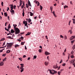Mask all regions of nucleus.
I'll return each mask as SVG.
<instances>
[{"label": "nucleus", "mask_w": 75, "mask_h": 75, "mask_svg": "<svg viewBox=\"0 0 75 75\" xmlns=\"http://www.w3.org/2000/svg\"><path fill=\"white\" fill-rule=\"evenodd\" d=\"M26 57V55H24L23 57V58H25Z\"/></svg>", "instance_id": "obj_53"}, {"label": "nucleus", "mask_w": 75, "mask_h": 75, "mask_svg": "<svg viewBox=\"0 0 75 75\" xmlns=\"http://www.w3.org/2000/svg\"><path fill=\"white\" fill-rule=\"evenodd\" d=\"M11 11L10 10V12H11L12 14L13 15V14H14V10H13V9H11Z\"/></svg>", "instance_id": "obj_6"}, {"label": "nucleus", "mask_w": 75, "mask_h": 75, "mask_svg": "<svg viewBox=\"0 0 75 75\" xmlns=\"http://www.w3.org/2000/svg\"><path fill=\"white\" fill-rule=\"evenodd\" d=\"M18 41H19V42H21V40L20 39H18Z\"/></svg>", "instance_id": "obj_57"}, {"label": "nucleus", "mask_w": 75, "mask_h": 75, "mask_svg": "<svg viewBox=\"0 0 75 75\" xmlns=\"http://www.w3.org/2000/svg\"><path fill=\"white\" fill-rule=\"evenodd\" d=\"M73 65H74V66L75 65V63H74L73 64Z\"/></svg>", "instance_id": "obj_64"}, {"label": "nucleus", "mask_w": 75, "mask_h": 75, "mask_svg": "<svg viewBox=\"0 0 75 75\" xmlns=\"http://www.w3.org/2000/svg\"><path fill=\"white\" fill-rule=\"evenodd\" d=\"M39 52L40 53L41 52V49L39 50Z\"/></svg>", "instance_id": "obj_51"}, {"label": "nucleus", "mask_w": 75, "mask_h": 75, "mask_svg": "<svg viewBox=\"0 0 75 75\" xmlns=\"http://www.w3.org/2000/svg\"><path fill=\"white\" fill-rule=\"evenodd\" d=\"M22 1H21V0H20V5H22V4L23 3V2H22Z\"/></svg>", "instance_id": "obj_20"}, {"label": "nucleus", "mask_w": 75, "mask_h": 75, "mask_svg": "<svg viewBox=\"0 0 75 75\" xmlns=\"http://www.w3.org/2000/svg\"><path fill=\"white\" fill-rule=\"evenodd\" d=\"M24 33H21V34H24Z\"/></svg>", "instance_id": "obj_62"}, {"label": "nucleus", "mask_w": 75, "mask_h": 75, "mask_svg": "<svg viewBox=\"0 0 75 75\" xmlns=\"http://www.w3.org/2000/svg\"><path fill=\"white\" fill-rule=\"evenodd\" d=\"M7 59L6 57H5L4 59H3V61L4 62V61H6Z\"/></svg>", "instance_id": "obj_35"}, {"label": "nucleus", "mask_w": 75, "mask_h": 75, "mask_svg": "<svg viewBox=\"0 0 75 75\" xmlns=\"http://www.w3.org/2000/svg\"><path fill=\"white\" fill-rule=\"evenodd\" d=\"M4 15L5 17H7V13L5 12L4 13Z\"/></svg>", "instance_id": "obj_18"}, {"label": "nucleus", "mask_w": 75, "mask_h": 75, "mask_svg": "<svg viewBox=\"0 0 75 75\" xmlns=\"http://www.w3.org/2000/svg\"><path fill=\"white\" fill-rule=\"evenodd\" d=\"M11 51L10 50H8L6 51V53H9Z\"/></svg>", "instance_id": "obj_22"}, {"label": "nucleus", "mask_w": 75, "mask_h": 75, "mask_svg": "<svg viewBox=\"0 0 75 75\" xmlns=\"http://www.w3.org/2000/svg\"><path fill=\"white\" fill-rule=\"evenodd\" d=\"M40 10L41 11V10H42V6L40 5Z\"/></svg>", "instance_id": "obj_27"}, {"label": "nucleus", "mask_w": 75, "mask_h": 75, "mask_svg": "<svg viewBox=\"0 0 75 75\" xmlns=\"http://www.w3.org/2000/svg\"><path fill=\"white\" fill-rule=\"evenodd\" d=\"M53 15H54V16L55 17H57V15H55V14H54Z\"/></svg>", "instance_id": "obj_59"}, {"label": "nucleus", "mask_w": 75, "mask_h": 75, "mask_svg": "<svg viewBox=\"0 0 75 75\" xmlns=\"http://www.w3.org/2000/svg\"><path fill=\"white\" fill-rule=\"evenodd\" d=\"M3 2H2L1 3V5L2 6H3Z\"/></svg>", "instance_id": "obj_52"}, {"label": "nucleus", "mask_w": 75, "mask_h": 75, "mask_svg": "<svg viewBox=\"0 0 75 75\" xmlns=\"http://www.w3.org/2000/svg\"><path fill=\"white\" fill-rule=\"evenodd\" d=\"M13 45V43H7V49H10L11 47V46Z\"/></svg>", "instance_id": "obj_1"}, {"label": "nucleus", "mask_w": 75, "mask_h": 75, "mask_svg": "<svg viewBox=\"0 0 75 75\" xmlns=\"http://www.w3.org/2000/svg\"><path fill=\"white\" fill-rule=\"evenodd\" d=\"M69 32H70L71 34H72V30H69Z\"/></svg>", "instance_id": "obj_40"}, {"label": "nucleus", "mask_w": 75, "mask_h": 75, "mask_svg": "<svg viewBox=\"0 0 75 75\" xmlns=\"http://www.w3.org/2000/svg\"><path fill=\"white\" fill-rule=\"evenodd\" d=\"M66 64L65 63H64L62 64V66H63V67H64L65 66Z\"/></svg>", "instance_id": "obj_46"}, {"label": "nucleus", "mask_w": 75, "mask_h": 75, "mask_svg": "<svg viewBox=\"0 0 75 75\" xmlns=\"http://www.w3.org/2000/svg\"><path fill=\"white\" fill-rule=\"evenodd\" d=\"M27 24H28L27 22H25V26H27Z\"/></svg>", "instance_id": "obj_34"}, {"label": "nucleus", "mask_w": 75, "mask_h": 75, "mask_svg": "<svg viewBox=\"0 0 75 75\" xmlns=\"http://www.w3.org/2000/svg\"><path fill=\"white\" fill-rule=\"evenodd\" d=\"M10 6L11 7V9L13 10V9L14 8V7H13V5H11V6Z\"/></svg>", "instance_id": "obj_11"}, {"label": "nucleus", "mask_w": 75, "mask_h": 75, "mask_svg": "<svg viewBox=\"0 0 75 75\" xmlns=\"http://www.w3.org/2000/svg\"><path fill=\"white\" fill-rule=\"evenodd\" d=\"M24 11H23V13H22V14H23V17H24Z\"/></svg>", "instance_id": "obj_33"}, {"label": "nucleus", "mask_w": 75, "mask_h": 75, "mask_svg": "<svg viewBox=\"0 0 75 75\" xmlns=\"http://www.w3.org/2000/svg\"><path fill=\"white\" fill-rule=\"evenodd\" d=\"M71 58H74V55H72L71 56Z\"/></svg>", "instance_id": "obj_36"}, {"label": "nucleus", "mask_w": 75, "mask_h": 75, "mask_svg": "<svg viewBox=\"0 0 75 75\" xmlns=\"http://www.w3.org/2000/svg\"><path fill=\"white\" fill-rule=\"evenodd\" d=\"M50 73L51 74H52V75H54V70H51L50 71Z\"/></svg>", "instance_id": "obj_3"}, {"label": "nucleus", "mask_w": 75, "mask_h": 75, "mask_svg": "<svg viewBox=\"0 0 75 75\" xmlns=\"http://www.w3.org/2000/svg\"><path fill=\"white\" fill-rule=\"evenodd\" d=\"M52 13L53 14V15L54 14H55V12L54 11H53L52 12Z\"/></svg>", "instance_id": "obj_58"}, {"label": "nucleus", "mask_w": 75, "mask_h": 75, "mask_svg": "<svg viewBox=\"0 0 75 75\" xmlns=\"http://www.w3.org/2000/svg\"><path fill=\"white\" fill-rule=\"evenodd\" d=\"M23 71H24V68H23V69H21V72H23Z\"/></svg>", "instance_id": "obj_28"}, {"label": "nucleus", "mask_w": 75, "mask_h": 75, "mask_svg": "<svg viewBox=\"0 0 75 75\" xmlns=\"http://www.w3.org/2000/svg\"><path fill=\"white\" fill-rule=\"evenodd\" d=\"M11 33H8L7 34V35H12V34H11Z\"/></svg>", "instance_id": "obj_45"}, {"label": "nucleus", "mask_w": 75, "mask_h": 75, "mask_svg": "<svg viewBox=\"0 0 75 75\" xmlns=\"http://www.w3.org/2000/svg\"><path fill=\"white\" fill-rule=\"evenodd\" d=\"M72 20H73V23L74 24H75V19H72Z\"/></svg>", "instance_id": "obj_26"}, {"label": "nucleus", "mask_w": 75, "mask_h": 75, "mask_svg": "<svg viewBox=\"0 0 75 75\" xmlns=\"http://www.w3.org/2000/svg\"><path fill=\"white\" fill-rule=\"evenodd\" d=\"M74 52L73 51H72L71 52V54H72V55H73V54H74Z\"/></svg>", "instance_id": "obj_41"}, {"label": "nucleus", "mask_w": 75, "mask_h": 75, "mask_svg": "<svg viewBox=\"0 0 75 75\" xmlns=\"http://www.w3.org/2000/svg\"><path fill=\"white\" fill-rule=\"evenodd\" d=\"M15 34H17L20 33V29H18L17 28H15Z\"/></svg>", "instance_id": "obj_2"}, {"label": "nucleus", "mask_w": 75, "mask_h": 75, "mask_svg": "<svg viewBox=\"0 0 75 75\" xmlns=\"http://www.w3.org/2000/svg\"><path fill=\"white\" fill-rule=\"evenodd\" d=\"M5 42H4V43L3 44V45H2V46H4V45H5Z\"/></svg>", "instance_id": "obj_56"}, {"label": "nucleus", "mask_w": 75, "mask_h": 75, "mask_svg": "<svg viewBox=\"0 0 75 75\" xmlns=\"http://www.w3.org/2000/svg\"><path fill=\"white\" fill-rule=\"evenodd\" d=\"M75 38V36H72L70 38V40H72L73 39H74Z\"/></svg>", "instance_id": "obj_5"}, {"label": "nucleus", "mask_w": 75, "mask_h": 75, "mask_svg": "<svg viewBox=\"0 0 75 75\" xmlns=\"http://www.w3.org/2000/svg\"><path fill=\"white\" fill-rule=\"evenodd\" d=\"M21 59H22V58H18V59L19 60H21V61H22V60H21Z\"/></svg>", "instance_id": "obj_42"}, {"label": "nucleus", "mask_w": 75, "mask_h": 75, "mask_svg": "<svg viewBox=\"0 0 75 75\" xmlns=\"http://www.w3.org/2000/svg\"><path fill=\"white\" fill-rule=\"evenodd\" d=\"M6 54H3V55H2V56L3 57H4V56H6Z\"/></svg>", "instance_id": "obj_50"}, {"label": "nucleus", "mask_w": 75, "mask_h": 75, "mask_svg": "<svg viewBox=\"0 0 75 75\" xmlns=\"http://www.w3.org/2000/svg\"><path fill=\"white\" fill-rule=\"evenodd\" d=\"M68 7V6L65 5V6H64V9H65V8H67V7Z\"/></svg>", "instance_id": "obj_29"}, {"label": "nucleus", "mask_w": 75, "mask_h": 75, "mask_svg": "<svg viewBox=\"0 0 75 75\" xmlns=\"http://www.w3.org/2000/svg\"><path fill=\"white\" fill-rule=\"evenodd\" d=\"M60 38H64V36H62V35H60Z\"/></svg>", "instance_id": "obj_37"}, {"label": "nucleus", "mask_w": 75, "mask_h": 75, "mask_svg": "<svg viewBox=\"0 0 75 75\" xmlns=\"http://www.w3.org/2000/svg\"><path fill=\"white\" fill-rule=\"evenodd\" d=\"M54 74H57V71L54 70Z\"/></svg>", "instance_id": "obj_43"}, {"label": "nucleus", "mask_w": 75, "mask_h": 75, "mask_svg": "<svg viewBox=\"0 0 75 75\" xmlns=\"http://www.w3.org/2000/svg\"><path fill=\"white\" fill-rule=\"evenodd\" d=\"M70 4H71V5H72L73 4H72V1H70Z\"/></svg>", "instance_id": "obj_49"}, {"label": "nucleus", "mask_w": 75, "mask_h": 75, "mask_svg": "<svg viewBox=\"0 0 75 75\" xmlns=\"http://www.w3.org/2000/svg\"><path fill=\"white\" fill-rule=\"evenodd\" d=\"M58 68V66H53V68H54L55 69Z\"/></svg>", "instance_id": "obj_14"}, {"label": "nucleus", "mask_w": 75, "mask_h": 75, "mask_svg": "<svg viewBox=\"0 0 75 75\" xmlns=\"http://www.w3.org/2000/svg\"><path fill=\"white\" fill-rule=\"evenodd\" d=\"M45 37H46V39H48V37H47V36H46Z\"/></svg>", "instance_id": "obj_63"}, {"label": "nucleus", "mask_w": 75, "mask_h": 75, "mask_svg": "<svg viewBox=\"0 0 75 75\" xmlns=\"http://www.w3.org/2000/svg\"><path fill=\"white\" fill-rule=\"evenodd\" d=\"M24 4H25L24 3H23V4L21 6V8H22V9L23 8V7H24Z\"/></svg>", "instance_id": "obj_19"}, {"label": "nucleus", "mask_w": 75, "mask_h": 75, "mask_svg": "<svg viewBox=\"0 0 75 75\" xmlns=\"http://www.w3.org/2000/svg\"><path fill=\"white\" fill-rule=\"evenodd\" d=\"M3 50H0V52H3Z\"/></svg>", "instance_id": "obj_60"}, {"label": "nucleus", "mask_w": 75, "mask_h": 75, "mask_svg": "<svg viewBox=\"0 0 75 75\" xmlns=\"http://www.w3.org/2000/svg\"><path fill=\"white\" fill-rule=\"evenodd\" d=\"M6 28H5V30H6V31H8L9 30H8V29H6Z\"/></svg>", "instance_id": "obj_48"}, {"label": "nucleus", "mask_w": 75, "mask_h": 75, "mask_svg": "<svg viewBox=\"0 0 75 75\" xmlns=\"http://www.w3.org/2000/svg\"><path fill=\"white\" fill-rule=\"evenodd\" d=\"M45 55H49V54H50V53L46 51L45 52Z\"/></svg>", "instance_id": "obj_7"}, {"label": "nucleus", "mask_w": 75, "mask_h": 75, "mask_svg": "<svg viewBox=\"0 0 75 75\" xmlns=\"http://www.w3.org/2000/svg\"><path fill=\"white\" fill-rule=\"evenodd\" d=\"M29 13H30V16H33L34 15V13H32L31 12H30Z\"/></svg>", "instance_id": "obj_9"}, {"label": "nucleus", "mask_w": 75, "mask_h": 75, "mask_svg": "<svg viewBox=\"0 0 75 75\" xmlns=\"http://www.w3.org/2000/svg\"><path fill=\"white\" fill-rule=\"evenodd\" d=\"M20 65H21V67H22V68H23L24 67V64H20Z\"/></svg>", "instance_id": "obj_23"}, {"label": "nucleus", "mask_w": 75, "mask_h": 75, "mask_svg": "<svg viewBox=\"0 0 75 75\" xmlns=\"http://www.w3.org/2000/svg\"><path fill=\"white\" fill-rule=\"evenodd\" d=\"M62 62V60H61L59 63V64H61Z\"/></svg>", "instance_id": "obj_55"}, {"label": "nucleus", "mask_w": 75, "mask_h": 75, "mask_svg": "<svg viewBox=\"0 0 75 75\" xmlns=\"http://www.w3.org/2000/svg\"><path fill=\"white\" fill-rule=\"evenodd\" d=\"M37 5L38 6H39L40 5V3H39V2L38 1V2H37Z\"/></svg>", "instance_id": "obj_32"}, {"label": "nucleus", "mask_w": 75, "mask_h": 75, "mask_svg": "<svg viewBox=\"0 0 75 75\" xmlns=\"http://www.w3.org/2000/svg\"><path fill=\"white\" fill-rule=\"evenodd\" d=\"M7 38H9L10 39H13V38H11V36H8V37H7Z\"/></svg>", "instance_id": "obj_12"}, {"label": "nucleus", "mask_w": 75, "mask_h": 75, "mask_svg": "<svg viewBox=\"0 0 75 75\" xmlns=\"http://www.w3.org/2000/svg\"><path fill=\"white\" fill-rule=\"evenodd\" d=\"M4 40H5V38H2L1 39V41H4Z\"/></svg>", "instance_id": "obj_30"}, {"label": "nucleus", "mask_w": 75, "mask_h": 75, "mask_svg": "<svg viewBox=\"0 0 75 75\" xmlns=\"http://www.w3.org/2000/svg\"><path fill=\"white\" fill-rule=\"evenodd\" d=\"M65 37V40L66 39H67V36L66 35L64 36Z\"/></svg>", "instance_id": "obj_39"}, {"label": "nucleus", "mask_w": 75, "mask_h": 75, "mask_svg": "<svg viewBox=\"0 0 75 75\" xmlns=\"http://www.w3.org/2000/svg\"><path fill=\"white\" fill-rule=\"evenodd\" d=\"M61 73V71H58L57 74L59 75H60Z\"/></svg>", "instance_id": "obj_24"}, {"label": "nucleus", "mask_w": 75, "mask_h": 75, "mask_svg": "<svg viewBox=\"0 0 75 75\" xmlns=\"http://www.w3.org/2000/svg\"><path fill=\"white\" fill-rule=\"evenodd\" d=\"M74 40L71 41V43H74Z\"/></svg>", "instance_id": "obj_54"}, {"label": "nucleus", "mask_w": 75, "mask_h": 75, "mask_svg": "<svg viewBox=\"0 0 75 75\" xmlns=\"http://www.w3.org/2000/svg\"><path fill=\"white\" fill-rule=\"evenodd\" d=\"M11 33H13L15 32V31H14V30L13 29H11Z\"/></svg>", "instance_id": "obj_16"}, {"label": "nucleus", "mask_w": 75, "mask_h": 75, "mask_svg": "<svg viewBox=\"0 0 75 75\" xmlns=\"http://www.w3.org/2000/svg\"><path fill=\"white\" fill-rule=\"evenodd\" d=\"M3 62H1V63H0V66H3Z\"/></svg>", "instance_id": "obj_10"}, {"label": "nucleus", "mask_w": 75, "mask_h": 75, "mask_svg": "<svg viewBox=\"0 0 75 75\" xmlns=\"http://www.w3.org/2000/svg\"><path fill=\"white\" fill-rule=\"evenodd\" d=\"M47 59L49 61H50V59H49V56H47Z\"/></svg>", "instance_id": "obj_38"}, {"label": "nucleus", "mask_w": 75, "mask_h": 75, "mask_svg": "<svg viewBox=\"0 0 75 75\" xmlns=\"http://www.w3.org/2000/svg\"><path fill=\"white\" fill-rule=\"evenodd\" d=\"M17 25L16 24H13V26L14 27V29L15 30V28H16V27H17Z\"/></svg>", "instance_id": "obj_13"}, {"label": "nucleus", "mask_w": 75, "mask_h": 75, "mask_svg": "<svg viewBox=\"0 0 75 75\" xmlns=\"http://www.w3.org/2000/svg\"><path fill=\"white\" fill-rule=\"evenodd\" d=\"M28 21L29 23H30V22H31V19H30V18H29L28 19Z\"/></svg>", "instance_id": "obj_25"}, {"label": "nucleus", "mask_w": 75, "mask_h": 75, "mask_svg": "<svg viewBox=\"0 0 75 75\" xmlns=\"http://www.w3.org/2000/svg\"><path fill=\"white\" fill-rule=\"evenodd\" d=\"M8 27L9 28H11V26H10V24L9 23V24Z\"/></svg>", "instance_id": "obj_31"}, {"label": "nucleus", "mask_w": 75, "mask_h": 75, "mask_svg": "<svg viewBox=\"0 0 75 75\" xmlns=\"http://www.w3.org/2000/svg\"><path fill=\"white\" fill-rule=\"evenodd\" d=\"M28 4H29V6H31V3H30V1H28Z\"/></svg>", "instance_id": "obj_15"}, {"label": "nucleus", "mask_w": 75, "mask_h": 75, "mask_svg": "<svg viewBox=\"0 0 75 75\" xmlns=\"http://www.w3.org/2000/svg\"><path fill=\"white\" fill-rule=\"evenodd\" d=\"M49 63L48 62H45V64L46 66H47L48 65Z\"/></svg>", "instance_id": "obj_8"}, {"label": "nucleus", "mask_w": 75, "mask_h": 75, "mask_svg": "<svg viewBox=\"0 0 75 75\" xmlns=\"http://www.w3.org/2000/svg\"><path fill=\"white\" fill-rule=\"evenodd\" d=\"M75 61V59H73L71 60V61H69V62L71 63V64H74Z\"/></svg>", "instance_id": "obj_4"}, {"label": "nucleus", "mask_w": 75, "mask_h": 75, "mask_svg": "<svg viewBox=\"0 0 75 75\" xmlns=\"http://www.w3.org/2000/svg\"><path fill=\"white\" fill-rule=\"evenodd\" d=\"M19 47V45H15V48H17V47Z\"/></svg>", "instance_id": "obj_21"}, {"label": "nucleus", "mask_w": 75, "mask_h": 75, "mask_svg": "<svg viewBox=\"0 0 75 75\" xmlns=\"http://www.w3.org/2000/svg\"><path fill=\"white\" fill-rule=\"evenodd\" d=\"M33 57L34 59H36V58H37V56H34Z\"/></svg>", "instance_id": "obj_44"}, {"label": "nucleus", "mask_w": 75, "mask_h": 75, "mask_svg": "<svg viewBox=\"0 0 75 75\" xmlns=\"http://www.w3.org/2000/svg\"><path fill=\"white\" fill-rule=\"evenodd\" d=\"M24 43H23V42H21V45H24Z\"/></svg>", "instance_id": "obj_47"}, {"label": "nucleus", "mask_w": 75, "mask_h": 75, "mask_svg": "<svg viewBox=\"0 0 75 75\" xmlns=\"http://www.w3.org/2000/svg\"><path fill=\"white\" fill-rule=\"evenodd\" d=\"M31 33V32L28 33L27 34L25 35H30V34Z\"/></svg>", "instance_id": "obj_17"}, {"label": "nucleus", "mask_w": 75, "mask_h": 75, "mask_svg": "<svg viewBox=\"0 0 75 75\" xmlns=\"http://www.w3.org/2000/svg\"><path fill=\"white\" fill-rule=\"evenodd\" d=\"M23 68H24L21 67H21L20 68V69H23Z\"/></svg>", "instance_id": "obj_61"}]
</instances>
